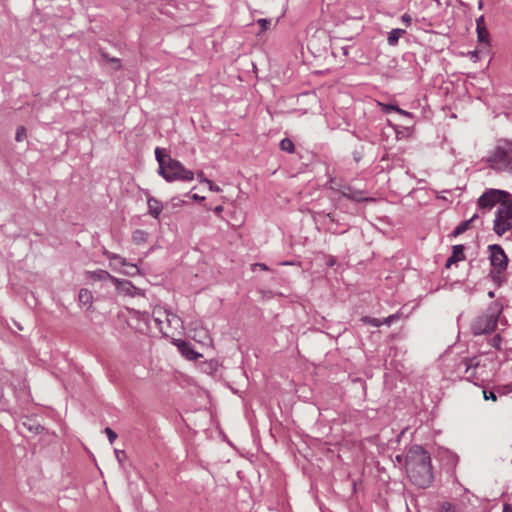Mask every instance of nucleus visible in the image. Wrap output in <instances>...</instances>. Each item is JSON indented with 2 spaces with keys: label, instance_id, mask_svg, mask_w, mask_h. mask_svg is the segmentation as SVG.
Returning a JSON list of instances; mask_svg holds the SVG:
<instances>
[{
  "label": "nucleus",
  "instance_id": "nucleus-1",
  "mask_svg": "<svg viewBox=\"0 0 512 512\" xmlns=\"http://www.w3.org/2000/svg\"><path fill=\"white\" fill-rule=\"evenodd\" d=\"M406 473L417 487L425 489L431 486L434 476L429 453L421 446H412L406 454Z\"/></svg>",
  "mask_w": 512,
  "mask_h": 512
},
{
  "label": "nucleus",
  "instance_id": "nucleus-2",
  "mask_svg": "<svg viewBox=\"0 0 512 512\" xmlns=\"http://www.w3.org/2000/svg\"><path fill=\"white\" fill-rule=\"evenodd\" d=\"M155 156L159 164V174L168 182H190L194 179V173L186 169L181 162L172 159L164 150L155 149Z\"/></svg>",
  "mask_w": 512,
  "mask_h": 512
},
{
  "label": "nucleus",
  "instance_id": "nucleus-3",
  "mask_svg": "<svg viewBox=\"0 0 512 512\" xmlns=\"http://www.w3.org/2000/svg\"><path fill=\"white\" fill-rule=\"evenodd\" d=\"M489 168L498 172H512V142L498 140L486 158Z\"/></svg>",
  "mask_w": 512,
  "mask_h": 512
},
{
  "label": "nucleus",
  "instance_id": "nucleus-4",
  "mask_svg": "<svg viewBox=\"0 0 512 512\" xmlns=\"http://www.w3.org/2000/svg\"><path fill=\"white\" fill-rule=\"evenodd\" d=\"M152 315L154 323L165 336L173 335L174 332L180 330L183 326L179 316L162 306H155Z\"/></svg>",
  "mask_w": 512,
  "mask_h": 512
},
{
  "label": "nucleus",
  "instance_id": "nucleus-5",
  "mask_svg": "<svg viewBox=\"0 0 512 512\" xmlns=\"http://www.w3.org/2000/svg\"><path fill=\"white\" fill-rule=\"evenodd\" d=\"M500 309L497 305H491L472 323L471 329L475 335L490 333L495 330L498 322Z\"/></svg>",
  "mask_w": 512,
  "mask_h": 512
},
{
  "label": "nucleus",
  "instance_id": "nucleus-6",
  "mask_svg": "<svg viewBox=\"0 0 512 512\" xmlns=\"http://www.w3.org/2000/svg\"><path fill=\"white\" fill-rule=\"evenodd\" d=\"M512 229V200L504 201L501 206H498L495 213L493 230L494 232L502 236L506 232Z\"/></svg>",
  "mask_w": 512,
  "mask_h": 512
},
{
  "label": "nucleus",
  "instance_id": "nucleus-7",
  "mask_svg": "<svg viewBox=\"0 0 512 512\" xmlns=\"http://www.w3.org/2000/svg\"><path fill=\"white\" fill-rule=\"evenodd\" d=\"M504 201H511V196L508 192L499 189H488L486 190L477 201L480 209L491 210L494 206Z\"/></svg>",
  "mask_w": 512,
  "mask_h": 512
},
{
  "label": "nucleus",
  "instance_id": "nucleus-8",
  "mask_svg": "<svg viewBox=\"0 0 512 512\" xmlns=\"http://www.w3.org/2000/svg\"><path fill=\"white\" fill-rule=\"evenodd\" d=\"M112 283L115 285L119 294L127 297L144 296L141 289L134 286L128 280H121L118 278H112Z\"/></svg>",
  "mask_w": 512,
  "mask_h": 512
},
{
  "label": "nucleus",
  "instance_id": "nucleus-9",
  "mask_svg": "<svg viewBox=\"0 0 512 512\" xmlns=\"http://www.w3.org/2000/svg\"><path fill=\"white\" fill-rule=\"evenodd\" d=\"M489 249L491 253V265L499 272L505 270L507 268L508 259L501 246L491 245L489 246Z\"/></svg>",
  "mask_w": 512,
  "mask_h": 512
},
{
  "label": "nucleus",
  "instance_id": "nucleus-10",
  "mask_svg": "<svg viewBox=\"0 0 512 512\" xmlns=\"http://www.w3.org/2000/svg\"><path fill=\"white\" fill-rule=\"evenodd\" d=\"M190 332H192V338L205 346H211L212 345V338L209 334V331L200 325L198 322H194L190 324Z\"/></svg>",
  "mask_w": 512,
  "mask_h": 512
},
{
  "label": "nucleus",
  "instance_id": "nucleus-11",
  "mask_svg": "<svg viewBox=\"0 0 512 512\" xmlns=\"http://www.w3.org/2000/svg\"><path fill=\"white\" fill-rule=\"evenodd\" d=\"M476 33L478 43L482 45L483 48H488L490 46V34L486 28L483 15L476 19Z\"/></svg>",
  "mask_w": 512,
  "mask_h": 512
},
{
  "label": "nucleus",
  "instance_id": "nucleus-12",
  "mask_svg": "<svg viewBox=\"0 0 512 512\" xmlns=\"http://www.w3.org/2000/svg\"><path fill=\"white\" fill-rule=\"evenodd\" d=\"M131 319L136 320L137 323L135 324V329L141 333H147L149 330V315L147 312H140L135 309H129L128 310Z\"/></svg>",
  "mask_w": 512,
  "mask_h": 512
},
{
  "label": "nucleus",
  "instance_id": "nucleus-13",
  "mask_svg": "<svg viewBox=\"0 0 512 512\" xmlns=\"http://www.w3.org/2000/svg\"><path fill=\"white\" fill-rule=\"evenodd\" d=\"M174 344L177 346V348L179 349L181 354L188 360H197L200 357H202V355L200 353L196 352L191 347V345L186 341L179 339V340L174 341Z\"/></svg>",
  "mask_w": 512,
  "mask_h": 512
},
{
  "label": "nucleus",
  "instance_id": "nucleus-14",
  "mask_svg": "<svg viewBox=\"0 0 512 512\" xmlns=\"http://www.w3.org/2000/svg\"><path fill=\"white\" fill-rule=\"evenodd\" d=\"M465 366V377L467 380H472L476 377V368L479 365V361L476 357L465 358L461 362Z\"/></svg>",
  "mask_w": 512,
  "mask_h": 512
},
{
  "label": "nucleus",
  "instance_id": "nucleus-15",
  "mask_svg": "<svg viewBox=\"0 0 512 512\" xmlns=\"http://www.w3.org/2000/svg\"><path fill=\"white\" fill-rule=\"evenodd\" d=\"M341 194L344 197H346L350 200H353V201H357V202L368 200L366 197L363 196L362 191L354 190L353 188H351L349 186L343 187L341 190Z\"/></svg>",
  "mask_w": 512,
  "mask_h": 512
},
{
  "label": "nucleus",
  "instance_id": "nucleus-16",
  "mask_svg": "<svg viewBox=\"0 0 512 512\" xmlns=\"http://www.w3.org/2000/svg\"><path fill=\"white\" fill-rule=\"evenodd\" d=\"M464 246L455 245L453 246L452 255L447 259L446 267L449 268L452 264L464 260Z\"/></svg>",
  "mask_w": 512,
  "mask_h": 512
},
{
  "label": "nucleus",
  "instance_id": "nucleus-17",
  "mask_svg": "<svg viewBox=\"0 0 512 512\" xmlns=\"http://www.w3.org/2000/svg\"><path fill=\"white\" fill-rule=\"evenodd\" d=\"M147 204H148L149 214L152 217H154L155 219H158L160 213L163 210L162 203L154 197H148Z\"/></svg>",
  "mask_w": 512,
  "mask_h": 512
},
{
  "label": "nucleus",
  "instance_id": "nucleus-18",
  "mask_svg": "<svg viewBox=\"0 0 512 512\" xmlns=\"http://www.w3.org/2000/svg\"><path fill=\"white\" fill-rule=\"evenodd\" d=\"M87 277L90 280H93V281L110 280L111 282H112V278H115L109 272H107L105 270H101V269L96 270V271H89V272H87Z\"/></svg>",
  "mask_w": 512,
  "mask_h": 512
},
{
  "label": "nucleus",
  "instance_id": "nucleus-19",
  "mask_svg": "<svg viewBox=\"0 0 512 512\" xmlns=\"http://www.w3.org/2000/svg\"><path fill=\"white\" fill-rule=\"evenodd\" d=\"M78 300L80 304L87 306V309H91L93 305V294L90 290L82 288L79 291Z\"/></svg>",
  "mask_w": 512,
  "mask_h": 512
},
{
  "label": "nucleus",
  "instance_id": "nucleus-20",
  "mask_svg": "<svg viewBox=\"0 0 512 512\" xmlns=\"http://www.w3.org/2000/svg\"><path fill=\"white\" fill-rule=\"evenodd\" d=\"M107 258L110 260V266L114 270H118L119 267H124L127 265V260L117 254L114 253H105Z\"/></svg>",
  "mask_w": 512,
  "mask_h": 512
},
{
  "label": "nucleus",
  "instance_id": "nucleus-21",
  "mask_svg": "<svg viewBox=\"0 0 512 512\" xmlns=\"http://www.w3.org/2000/svg\"><path fill=\"white\" fill-rule=\"evenodd\" d=\"M148 239V233L144 230H135L132 234V241L136 244V245H141V244H144L146 243Z\"/></svg>",
  "mask_w": 512,
  "mask_h": 512
},
{
  "label": "nucleus",
  "instance_id": "nucleus-22",
  "mask_svg": "<svg viewBox=\"0 0 512 512\" xmlns=\"http://www.w3.org/2000/svg\"><path fill=\"white\" fill-rule=\"evenodd\" d=\"M477 218V215H474L473 217H471L469 220L461 223L459 226L456 227V229L454 230V235L455 236H458L462 233H464L468 228H469V225L474 221V219Z\"/></svg>",
  "mask_w": 512,
  "mask_h": 512
},
{
  "label": "nucleus",
  "instance_id": "nucleus-23",
  "mask_svg": "<svg viewBox=\"0 0 512 512\" xmlns=\"http://www.w3.org/2000/svg\"><path fill=\"white\" fill-rule=\"evenodd\" d=\"M401 33H404V30H401V29L392 30L388 36V43L390 45H395L398 42V39H399Z\"/></svg>",
  "mask_w": 512,
  "mask_h": 512
},
{
  "label": "nucleus",
  "instance_id": "nucleus-24",
  "mask_svg": "<svg viewBox=\"0 0 512 512\" xmlns=\"http://www.w3.org/2000/svg\"><path fill=\"white\" fill-rule=\"evenodd\" d=\"M125 267H126V269L121 271V272L123 274L127 275V276L133 277V276H136V275H138L140 273L139 268L136 265H134V264H129L127 262V265Z\"/></svg>",
  "mask_w": 512,
  "mask_h": 512
},
{
  "label": "nucleus",
  "instance_id": "nucleus-25",
  "mask_svg": "<svg viewBox=\"0 0 512 512\" xmlns=\"http://www.w3.org/2000/svg\"><path fill=\"white\" fill-rule=\"evenodd\" d=\"M280 148L283 151L292 153L294 151V144L290 139L285 138L280 142Z\"/></svg>",
  "mask_w": 512,
  "mask_h": 512
},
{
  "label": "nucleus",
  "instance_id": "nucleus-26",
  "mask_svg": "<svg viewBox=\"0 0 512 512\" xmlns=\"http://www.w3.org/2000/svg\"><path fill=\"white\" fill-rule=\"evenodd\" d=\"M384 109L385 111H391V110H394L396 111L397 113L401 114V115H405V116H408V117H411V113L407 112V111H404L403 109L397 107V106H393V105H385L384 106Z\"/></svg>",
  "mask_w": 512,
  "mask_h": 512
},
{
  "label": "nucleus",
  "instance_id": "nucleus-27",
  "mask_svg": "<svg viewBox=\"0 0 512 512\" xmlns=\"http://www.w3.org/2000/svg\"><path fill=\"white\" fill-rule=\"evenodd\" d=\"M363 321L365 323H368V324L374 326V327H379V326H381L383 324V321H380L377 318L364 317Z\"/></svg>",
  "mask_w": 512,
  "mask_h": 512
},
{
  "label": "nucleus",
  "instance_id": "nucleus-28",
  "mask_svg": "<svg viewBox=\"0 0 512 512\" xmlns=\"http://www.w3.org/2000/svg\"><path fill=\"white\" fill-rule=\"evenodd\" d=\"M257 23L261 27V31L260 32H265L267 29H269V27L271 25V21L268 20V19H264V18L258 19Z\"/></svg>",
  "mask_w": 512,
  "mask_h": 512
},
{
  "label": "nucleus",
  "instance_id": "nucleus-29",
  "mask_svg": "<svg viewBox=\"0 0 512 512\" xmlns=\"http://www.w3.org/2000/svg\"><path fill=\"white\" fill-rule=\"evenodd\" d=\"M25 137H26V129L23 126H20L16 132V141L21 142L24 140Z\"/></svg>",
  "mask_w": 512,
  "mask_h": 512
},
{
  "label": "nucleus",
  "instance_id": "nucleus-30",
  "mask_svg": "<svg viewBox=\"0 0 512 512\" xmlns=\"http://www.w3.org/2000/svg\"><path fill=\"white\" fill-rule=\"evenodd\" d=\"M441 512H456V508L453 504L449 502H444L441 505Z\"/></svg>",
  "mask_w": 512,
  "mask_h": 512
},
{
  "label": "nucleus",
  "instance_id": "nucleus-31",
  "mask_svg": "<svg viewBox=\"0 0 512 512\" xmlns=\"http://www.w3.org/2000/svg\"><path fill=\"white\" fill-rule=\"evenodd\" d=\"M105 434L107 435L110 444H113L117 438V434L109 427L105 428Z\"/></svg>",
  "mask_w": 512,
  "mask_h": 512
},
{
  "label": "nucleus",
  "instance_id": "nucleus-32",
  "mask_svg": "<svg viewBox=\"0 0 512 512\" xmlns=\"http://www.w3.org/2000/svg\"><path fill=\"white\" fill-rule=\"evenodd\" d=\"M483 397H484L485 400H492L493 402L497 401V396L492 391L488 392L486 390H483Z\"/></svg>",
  "mask_w": 512,
  "mask_h": 512
},
{
  "label": "nucleus",
  "instance_id": "nucleus-33",
  "mask_svg": "<svg viewBox=\"0 0 512 512\" xmlns=\"http://www.w3.org/2000/svg\"><path fill=\"white\" fill-rule=\"evenodd\" d=\"M398 319V315H390L388 317H386L384 320H383V324L385 325H391L394 321H396Z\"/></svg>",
  "mask_w": 512,
  "mask_h": 512
},
{
  "label": "nucleus",
  "instance_id": "nucleus-34",
  "mask_svg": "<svg viewBox=\"0 0 512 512\" xmlns=\"http://www.w3.org/2000/svg\"><path fill=\"white\" fill-rule=\"evenodd\" d=\"M107 60L111 61L113 64H115V69L118 70L121 67L120 59L118 58H108L106 54L103 55Z\"/></svg>",
  "mask_w": 512,
  "mask_h": 512
},
{
  "label": "nucleus",
  "instance_id": "nucleus-35",
  "mask_svg": "<svg viewBox=\"0 0 512 512\" xmlns=\"http://www.w3.org/2000/svg\"><path fill=\"white\" fill-rule=\"evenodd\" d=\"M206 184L208 185L210 191H213V192L221 191L220 187L215 185L211 180H208Z\"/></svg>",
  "mask_w": 512,
  "mask_h": 512
},
{
  "label": "nucleus",
  "instance_id": "nucleus-36",
  "mask_svg": "<svg viewBox=\"0 0 512 512\" xmlns=\"http://www.w3.org/2000/svg\"><path fill=\"white\" fill-rule=\"evenodd\" d=\"M196 175L201 183H207V181L209 180L204 176V173L202 171H198Z\"/></svg>",
  "mask_w": 512,
  "mask_h": 512
},
{
  "label": "nucleus",
  "instance_id": "nucleus-37",
  "mask_svg": "<svg viewBox=\"0 0 512 512\" xmlns=\"http://www.w3.org/2000/svg\"><path fill=\"white\" fill-rule=\"evenodd\" d=\"M116 458L119 462L123 461V457L125 456V452L123 450H115Z\"/></svg>",
  "mask_w": 512,
  "mask_h": 512
},
{
  "label": "nucleus",
  "instance_id": "nucleus-38",
  "mask_svg": "<svg viewBox=\"0 0 512 512\" xmlns=\"http://www.w3.org/2000/svg\"><path fill=\"white\" fill-rule=\"evenodd\" d=\"M484 48L482 47L480 50H474V51H471L469 53L470 55V58L473 59L474 61H476V59L478 58V54L479 52H481Z\"/></svg>",
  "mask_w": 512,
  "mask_h": 512
},
{
  "label": "nucleus",
  "instance_id": "nucleus-39",
  "mask_svg": "<svg viewBox=\"0 0 512 512\" xmlns=\"http://www.w3.org/2000/svg\"><path fill=\"white\" fill-rule=\"evenodd\" d=\"M501 341V338L499 335H496L493 339H492V346L493 347H496L498 348L499 347V343Z\"/></svg>",
  "mask_w": 512,
  "mask_h": 512
},
{
  "label": "nucleus",
  "instance_id": "nucleus-40",
  "mask_svg": "<svg viewBox=\"0 0 512 512\" xmlns=\"http://www.w3.org/2000/svg\"><path fill=\"white\" fill-rule=\"evenodd\" d=\"M254 267H259L261 270H268V267L264 263H256L254 264Z\"/></svg>",
  "mask_w": 512,
  "mask_h": 512
},
{
  "label": "nucleus",
  "instance_id": "nucleus-41",
  "mask_svg": "<svg viewBox=\"0 0 512 512\" xmlns=\"http://www.w3.org/2000/svg\"><path fill=\"white\" fill-rule=\"evenodd\" d=\"M223 211V206L219 205L217 206L215 209H214V212L217 214V215H220Z\"/></svg>",
  "mask_w": 512,
  "mask_h": 512
},
{
  "label": "nucleus",
  "instance_id": "nucleus-42",
  "mask_svg": "<svg viewBox=\"0 0 512 512\" xmlns=\"http://www.w3.org/2000/svg\"><path fill=\"white\" fill-rule=\"evenodd\" d=\"M503 512H512V507L509 504H505L503 507Z\"/></svg>",
  "mask_w": 512,
  "mask_h": 512
},
{
  "label": "nucleus",
  "instance_id": "nucleus-43",
  "mask_svg": "<svg viewBox=\"0 0 512 512\" xmlns=\"http://www.w3.org/2000/svg\"><path fill=\"white\" fill-rule=\"evenodd\" d=\"M402 20L408 24L410 22L411 18L408 14H404L402 16Z\"/></svg>",
  "mask_w": 512,
  "mask_h": 512
},
{
  "label": "nucleus",
  "instance_id": "nucleus-44",
  "mask_svg": "<svg viewBox=\"0 0 512 512\" xmlns=\"http://www.w3.org/2000/svg\"><path fill=\"white\" fill-rule=\"evenodd\" d=\"M193 199H194V200H203V199H204V197H199L197 194H194V195H193Z\"/></svg>",
  "mask_w": 512,
  "mask_h": 512
},
{
  "label": "nucleus",
  "instance_id": "nucleus-45",
  "mask_svg": "<svg viewBox=\"0 0 512 512\" xmlns=\"http://www.w3.org/2000/svg\"><path fill=\"white\" fill-rule=\"evenodd\" d=\"M482 7H483V3H482V1H480V2L478 3V8H479V9H482Z\"/></svg>",
  "mask_w": 512,
  "mask_h": 512
},
{
  "label": "nucleus",
  "instance_id": "nucleus-46",
  "mask_svg": "<svg viewBox=\"0 0 512 512\" xmlns=\"http://www.w3.org/2000/svg\"><path fill=\"white\" fill-rule=\"evenodd\" d=\"M328 217H330V220H331V221H334V218H333V217H331V214H328Z\"/></svg>",
  "mask_w": 512,
  "mask_h": 512
},
{
  "label": "nucleus",
  "instance_id": "nucleus-47",
  "mask_svg": "<svg viewBox=\"0 0 512 512\" xmlns=\"http://www.w3.org/2000/svg\"><path fill=\"white\" fill-rule=\"evenodd\" d=\"M328 217H330V220H331V221H334V218H333V217H331V214H328Z\"/></svg>",
  "mask_w": 512,
  "mask_h": 512
},
{
  "label": "nucleus",
  "instance_id": "nucleus-48",
  "mask_svg": "<svg viewBox=\"0 0 512 512\" xmlns=\"http://www.w3.org/2000/svg\"><path fill=\"white\" fill-rule=\"evenodd\" d=\"M328 217H330V220H331V221H334V218H333V217H331V214H328Z\"/></svg>",
  "mask_w": 512,
  "mask_h": 512
}]
</instances>
